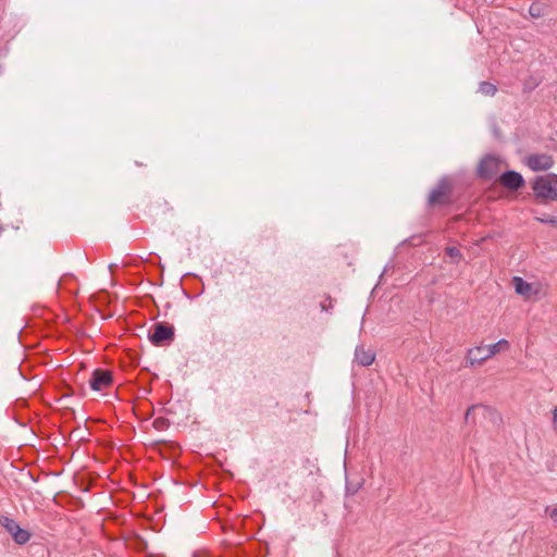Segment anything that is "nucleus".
Segmentation results:
<instances>
[{
	"label": "nucleus",
	"instance_id": "nucleus-12",
	"mask_svg": "<svg viewBox=\"0 0 557 557\" xmlns=\"http://www.w3.org/2000/svg\"><path fill=\"white\" fill-rule=\"evenodd\" d=\"M476 411H481L482 414L485 416L486 412L491 411V408L481 404L472 405L466 411L465 421L469 422L472 414H474Z\"/></svg>",
	"mask_w": 557,
	"mask_h": 557
},
{
	"label": "nucleus",
	"instance_id": "nucleus-9",
	"mask_svg": "<svg viewBox=\"0 0 557 557\" xmlns=\"http://www.w3.org/2000/svg\"><path fill=\"white\" fill-rule=\"evenodd\" d=\"M512 285L515 287V292L525 299H531L532 296L537 294V289H535L532 284L528 283L520 276L512 277Z\"/></svg>",
	"mask_w": 557,
	"mask_h": 557
},
{
	"label": "nucleus",
	"instance_id": "nucleus-17",
	"mask_svg": "<svg viewBox=\"0 0 557 557\" xmlns=\"http://www.w3.org/2000/svg\"><path fill=\"white\" fill-rule=\"evenodd\" d=\"M446 255L455 259L456 263H458L462 257L460 250L455 246L447 247Z\"/></svg>",
	"mask_w": 557,
	"mask_h": 557
},
{
	"label": "nucleus",
	"instance_id": "nucleus-16",
	"mask_svg": "<svg viewBox=\"0 0 557 557\" xmlns=\"http://www.w3.org/2000/svg\"><path fill=\"white\" fill-rule=\"evenodd\" d=\"M529 14L533 18H540L544 15V8L539 2H533L529 8Z\"/></svg>",
	"mask_w": 557,
	"mask_h": 557
},
{
	"label": "nucleus",
	"instance_id": "nucleus-3",
	"mask_svg": "<svg viewBox=\"0 0 557 557\" xmlns=\"http://www.w3.org/2000/svg\"><path fill=\"white\" fill-rule=\"evenodd\" d=\"M502 159L495 154L484 156L476 168V175L484 181H492L500 170Z\"/></svg>",
	"mask_w": 557,
	"mask_h": 557
},
{
	"label": "nucleus",
	"instance_id": "nucleus-15",
	"mask_svg": "<svg viewBox=\"0 0 557 557\" xmlns=\"http://www.w3.org/2000/svg\"><path fill=\"white\" fill-rule=\"evenodd\" d=\"M479 91L485 96H494L497 91V87L490 82H481Z\"/></svg>",
	"mask_w": 557,
	"mask_h": 557
},
{
	"label": "nucleus",
	"instance_id": "nucleus-1",
	"mask_svg": "<svg viewBox=\"0 0 557 557\" xmlns=\"http://www.w3.org/2000/svg\"><path fill=\"white\" fill-rule=\"evenodd\" d=\"M531 188L537 202L557 201V174L535 176L531 182Z\"/></svg>",
	"mask_w": 557,
	"mask_h": 557
},
{
	"label": "nucleus",
	"instance_id": "nucleus-2",
	"mask_svg": "<svg viewBox=\"0 0 557 557\" xmlns=\"http://www.w3.org/2000/svg\"><path fill=\"white\" fill-rule=\"evenodd\" d=\"M453 180L447 175L442 176L429 193L428 206L444 207L453 205L455 202L453 198Z\"/></svg>",
	"mask_w": 557,
	"mask_h": 557
},
{
	"label": "nucleus",
	"instance_id": "nucleus-4",
	"mask_svg": "<svg viewBox=\"0 0 557 557\" xmlns=\"http://www.w3.org/2000/svg\"><path fill=\"white\" fill-rule=\"evenodd\" d=\"M148 337L154 346L169 345L175 337L174 326L164 322L156 323Z\"/></svg>",
	"mask_w": 557,
	"mask_h": 557
},
{
	"label": "nucleus",
	"instance_id": "nucleus-13",
	"mask_svg": "<svg viewBox=\"0 0 557 557\" xmlns=\"http://www.w3.org/2000/svg\"><path fill=\"white\" fill-rule=\"evenodd\" d=\"M0 525L3 527L10 534H12V532H14L20 527L14 519L7 516H0Z\"/></svg>",
	"mask_w": 557,
	"mask_h": 557
},
{
	"label": "nucleus",
	"instance_id": "nucleus-14",
	"mask_svg": "<svg viewBox=\"0 0 557 557\" xmlns=\"http://www.w3.org/2000/svg\"><path fill=\"white\" fill-rule=\"evenodd\" d=\"M508 346H509L508 341L503 338V339H499L498 342H496L495 344L485 346V348L488 350V354H491V356L493 357L497 352H499L502 349L508 348Z\"/></svg>",
	"mask_w": 557,
	"mask_h": 557
},
{
	"label": "nucleus",
	"instance_id": "nucleus-21",
	"mask_svg": "<svg viewBox=\"0 0 557 557\" xmlns=\"http://www.w3.org/2000/svg\"><path fill=\"white\" fill-rule=\"evenodd\" d=\"M553 424L554 429L557 431V407H555L553 410Z\"/></svg>",
	"mask_w": 557,
	"mask_h": 557
},
{
	"label": "nucleus",
	"instance_id": "nucleus-19",
	"mask_svg": "<svg viewBox=\"0 0 557 557\" xmlns=\"http://www.w3.org/2000/svg\"><path fill=\"white\" fill-rule=\"evenodd\" d=\"M546 515L550 518V520L557 524V505L553 508L546 507Z\"/></svg>",
	"mask_w": 557,
	"mask_h": 557
},
{
	"label": "nucleus",
	"instance_id": "nucleus-8",
	"mask_svg": "<svg viewBox=\"0 0 557 557\" xmlns=\"http://www.w3.org/2000/svg\"><path fill=\"white\" fill-rule=\"evenodd\" d=\"M492 358L488 350L485 346H475L473 348H469L466 356V364L465 367H476L481 366L484 361Z\"/></svg>",
	"mask_w": 557,
	"mask_h": 557
},
{
	"label": "nucleus",
	"instance_id": "nucleus-10",
	"mask_svg": "<svg viewBox=\"0 0 557 557\" xmlns=\"http://www.w3.org/2000/svg\"><path fill=\"white\" fill-rule=\"evenodd\" d=\"M375 359V354L370 350L366 349L363 346H357L355 349V361L362 366L368 367L373 363Z\"/></svg>",
	"mask_w": 557,
	"mask_h": 557
},
{
	"label": "nucleus",
	"instance_id": "nucleus-6",
	"mask_svg": "<svg viewBox=\"0 0 557 557\" xmlns=\"http://www.w3.org/2000/svg\"><path fill=\"white\" fill-rule=\"evenodd\" d=\"M497 182L510 191H518L525 185V180L521 173L515 170H507L503 172Z\"/></svg>",
	"mask_w": 557,
	"mask_h": 557
},
{
	"label": "nucleus",
	"instance_id": "nucleus-5",
	"mask_svg": "<svg viewBox=\"0 0 557 557\" xmlns=\"http://www.w3.org/2000/svg\"><path fill=\"white\" fill-rule=\"evenodd\" d=\"M554 163L553 157L546 153H531L524 158V164L533 172L548 171Z\"/></svg>",
	"mask_w": 557,
	"mask_h": 557
},
{
	"label": "nucleus",
	"instance_id": "nucleus-22",
	"mask_svg": "<svg viewBox=\"0 0 557 557\" xmlns=\"http://www.w3.org/2000/svg\"><path fill=\"white\" fill-rule=\"evenodd\" d=\"M4 230V227L0 224V233Z\"/></svg>",
	"mask_w": 557,
	"mask_h": 557
},
{
	"label": "nucleus",
	"instance_id": "nucleus-7",
	"mask_svg": "<svg viewBox=\"0 0 557 557\" xmlns=\"http://www.w3.org/2000/svg\"><path fill=\"white\" fill-rule=\"evenodd\" d=\"M112 384V374L108 370L96 369L91 373L89 386L92 391L100 392Z\"/></svg>",
	"mask_w": 557,
	"mask_h": 557
},
{
	"label": "nucleus",
	"instance_id": "nucleus-20",
	"mask_svg": "<svg viewBox=\"0 0 557 557\" xmlns=\"http://www.w3.org/2000/svg\"><path fill=\"white\" fill-rule=\"evenodd\" d=\"M536 220L544 224H550V225L557 226V218H555V216L536 218Z\"/></svg>",
	"mask_w": 557,
	"mask_h": 557
},
{
	"label": "nucleus",
	"instance_id": "nucleus-18",
	"mask_svg": "<svg viewBox=\"0 0 557 557\" xmlns=\"http://www.w3.org/2000/svg\"><path fill=\"white\" fill-rule=\"evenodd\" d=\"M169 420L165 419V418H157L154 421H153V426L157 429V430H164L169 426Z\"/></svg>",
	"mask_w": 557,
	"mask_h": 557
},
{
	"label": "nucleus",
	"instance_id": "nucleus-11",
	"mask_svg": "<svg viewBox=\"0 0 557 557\" xmlns=\"http://www.w3.org/2000/svg\"><path fill=\"white\" fill-rule=\"evenodd\" d=\"M13 541L18 545L26 544L30 539V532L26 529L18 527L14 532H12Z\"/></svg>",
	"mask_w": 557,
	"mask_h": 557
}]
</instances>
